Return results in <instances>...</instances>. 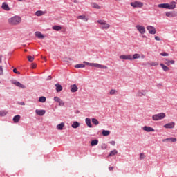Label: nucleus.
<instances>
[{
    "instance_id": "57",
    "label": "nucleus",
    "mask_w": 177,
    "mask_h": 177,
    "mask_svg": "<svg viewBox=\"0 0 177 177\" xmlns=\"http://www.w3.org/2000/svg\"><path fill=\"white\" fill-rule=\"evenodd\" d=\"M77 0H75V1H74V3H77Z\"/></svg>"
},
{
    "instance_id": "25",
    "label": "nucleus",
    "mask_w": 177,
    "mask_h": 177,
    "mask_svg": "<svg viewBox=\"0 0 177 177\" xmlns=\"http://www.w3.org/2000/svg\"><path fill=\"white\" fill-rule=\"evenodd\" d=\"M72 128L77 129L80 127V122L75 121L71 125Z\"/></svg>"
},
{
    "instance_id": "16",
    "label": "nucleus",
    "mask_w": 177,
    "mask_h": 177,
    "mask_svg": "<svg viewBox=\"0 0 177 177\" xmlns=\"http://www.w3.org/2000/svg\"><path fill=\"white\" fill-rule=\"evenodd\" d=\"M143 131H146V132H154V129L151 127L145 126L143 127Z\"/></svg>"
},
{
    "instance_id": "60",
    "label": "nucleus",
    "mask_w": 177,
    "mask_h": 177,
    "mask_svg": "<svg viewBox=\"0 0 177 177\" xmlns=\"http://www.w3.org/2000/svg\"><path fill=\"white\" fill-rule=\"evenodd\" d=\"M7 89H10V88L8 87Z\"/></svg>"
},
{
    "instance_id": "3",
    "label": "nucleus",
    "mask_w": 177,
    "mask_h": 177,
    "mask_svg": "<svg viewBox=\"0 0 177 177\" xmlns=\"http://www.w3.org/2000/svg\"><path fill=\"white\" fill-rule=\"evenodd\" d=\"M163 118H165V113H164L155 114L152 116V120H153V121H158L160 120H163Z\"/></svg>"
},
{
    "instance_id": "1",
    "label": "nucleus",
    "mask_w": 177,
    "mask_h": 177,
    "mask_svg": "<svg viewBox=\"0 0 177 177\" xmlns=\"http://www.w3.org/2000/svg\"><path fill=\"white\" fill-rule=\"evenodd\" d=\"M158 8H162L163 9H169V10H174L176 8V2L172 1L170 4L167 3H161L158 5Z\"/></svg>"
},
{
    "instance_id": "21",
    "label": "nucleus",
    "mask_w": 177,
    "mask_h": 177,
    "mask_svg": "<svg viewBox=\"0 0 177 177\" xmlns=\"http://www.w3.org/2000/svg\"><path fill=\"white\" fill-rule=\"evenodd\" d=\"M20 118H21V116H20L19 115H17L14 116L12 120L14 121L15 124H17V122L20 121Z\"/></svg>"
},
{
    "instance_id": "48",
    "label": "nucleus",
    "mask_w": 177,
    "mask_h": 177,
    "mask_svg": "<svg viewBox=\"0 0 177 177\" xmlns=\"http://www.w3.org/2000/svg\"><path fill=\"white\" fill-rule=\"evenodd\" d=\"M59 103V106H64V102H63V100H60L59 102H58Z\"/></svg>"
},
{
    "instance_id": "39",
    "label": "nucleus",
    "mask_w": 177,
    "mask_h": 177,
    "mask_svg": "<svg viewBox=\"0 0 177 177\" xmlns=\"http://www.w3.org/2000/svg\"><path fill=\"white\" fill-rule=\"evenodd\" d=\"M28 62H30V63H32L34 62V57L29 55L27 57Z\"/></svg>"
},
{
    "instance_id": "47",
    "label": "nucleus",
    "mask_w": 177,
    "mask_h": 177,
    "mask_svg": "<svg viewBox=\"0 0 177 177\" xmlns=\"http://www.w3.org/2000/svg\"><path fill=\"white\" fill-rule=\"evenodd\" d=\"M13 73H15V74L20 75V72L17 71V69L16 68L13 69Z\"/></svg>"
},
{
    "instance_id": "49",
    "label": "nucleus",
    "mask_w": 177,
    "mask_h": 177,
    "mask_svg": "<svg viewBox=\"0 0 177 177\" xmlns=\"http://www.w3.org/2000/svg\"><path fill=\"white\" fill-rule=\"evenodd\" d=\"M155 39H156V41H161V39H160V37L158 36H156Z\"/></svg>"
},
{
    "instance_id": "15",
    "label": "nucleus",
    "mask_w": 177,
    "mask_h": 177,
    "mask_svg": "<svg viewBox=\"0 0 177 177\" xmlns=\"http://www.w3.org/2000/svg\"><path fill=\"white\" fill-rule=\"evenodd\" d=\"M164 63L166 66H171V64H175V60H169L165 59L164 60Z\"/></svg>"
},
{
    "instance_id": "14",
    "label": "nucleus",
    "mask_w": 177,
    "mask_h": 177,
    "mask_svg": "<svg viewBox=\"0 0 177 177\" xmlns=\"http://www.w3.org/2000/svg\"><path fill=\"white\" fill-rule=\"evenodd\" d=\"M35 37H37V38H39V39H44V38H45V36L42 35L41 32H38V31L35 32Z\"/></svg>"
},
{
    "instance_id": "44",
    "label": "nucleus",
    "mask_w": 177,
    "mask_h": 177,
    "mask_svg": "<svg viewBox=\"0 0 177 177\" xmlns=\"http://www.w3.org/2000/svg\"><path fill=\"white\" fill-rule=\"evenodd\" d=\"M146 157L144 153L140 154V160H144V158Z\"/></svg>"
},
{
    "instance_id": "17",
    "label": "nucleus",
    "mask_w": 177,
    "mask_h": 177,
    "mask_svg": "<svg viewBox=\"0 0 177 177\" xmlns=\"http://www.w3.org/2000/svg\"><path fill=\"white\" fill-rule=\"evenodd\" d=\"M165 15L167 16V17H175L176 16V13L174 11L169 12H166Z\"/></svg>"
},
{
    "instance_id": "26",
    "label": "nucleus",
    "mask_w": 177,
    "mask_h": 177,
    "mask_svg": "<svg viewBox=\"0 0 177 177\" xmlns=\"http://www.w3.org/2000/svg\"><path fill=\"white\" fill-rule=\"evenodd\" d=\"M139 57H140V55L138 53H136L133 55H131V60H135L136 59H139Z\"/></svg>"
},
{
    "instance_id": "52",
    "label": "nucleus",
    "mask_w": 177,
    "mask_h": 177,
    "mask_svg": "<svg viewBox=\"0 0 177 177\" xmlns=\"http://www.w3.org/2000/svg\"><path fill=\"white\" fill-rule=\"evenodd\" d=\"M113 169H114V167H109V171H113Z\"/></svg>"
},
{
    "instance_id": "40",
    "label": "nucleus",
    "mask_w": 177,
    "mask_h": 177,
    "mask_svg": "<svg viewBox=\"0 0 177 177\" xmlns=\"http://www.w3.org/2000/svg\"><path fill=\"white\" fill-rule=\"evenodd\" d=\"M115 93H117V91L115 89H111L109 92L110 95H115Z\"/></svg>"
},
{
    "instance_id": "55",
    "label": "nucleus",
    "mask_w": 177,
    "mask_h": 177,
    "mask_svg": "<svg viewBox=\"0 0 177 177\" xmlns=\"http://www.w3.org/2000/svg\"><path fill=\"white\" fill-rule=\"evenodd\" d=\"M88 66H90V67H93V63H90Z\"/></svg>"
},
{
    "instance_id": "23",
    "label": "nucleus",
    "mask_w": 177,
    "mask_h": 177,
    "mask_svg": "<svg viewBox=\"0 0 177 177\" xmlns=\"http://www.w3.org/2000/svg\"><path fill=\"white\" fill-rule=\"evenodd\" d=\"M85 121L87 127H88V128H92L93 126H92V123L91 122V119L88 118H86Z\"/></svg>"
},
{
    "instance_id": "28",
    "label": "nucleus",
    "mask_w": 177,
    "mask_h": 177,
    "mask_svg": "<svg viewBox=\"0 0 177 177\" xmlns=\"http://www.w3.org/2000/svg\"><path fill=\"white\" fill-rule=\"evenodd\" d=\"M38 102L40 103H45L46 102V97L44 96H41L39 98Z\"/></svg>"
},
{
    "instance_id": "56",
    "label": "nucleus",
    "mask_w": 177,
    "mask_h": 177,
    "mask_svg": "<svg viewBox=\"0 0 177 177\" xmlns=\"http://www.w3.org/2000/svg\"><path fill=\"white\" fill-rule=\"evenodd\" d=\"M21 104L22 106H24V102H21Z\"/></svg>"
},
{
    "instance_id": "19",
    "label": "nucleus",
    "mask_w": 177,
    "mask_h": 177,
    "mask_svg": "<svg viewBox=\"0 0 177 177\" xmlns=\"http://www.w3.org/2000/svg\"><path fill=\"white\" fill-rule=\"evenodd\" d=\"M162 142H171L172 143H174V142H176V138H169L162 140Z\"/></svg>"
},
{
    "instance_id": "27",
    "label": "nucleus",
    "mask_w": 177,
    "mask_h": 177,
    "mask_svg": "<svg viewBox=\"0 0 177 177\" xmlns=\"http://www.w3.org/2000/svg\"><path fill=\"white\" fill-rule=\"evenodd\" d=\"M75 68H85V64H78L75 66Z\"/></svg>"
},
{
    "instance_id": "36",
    "label": "nucleus",
    "mask_w": 177,
    "mask_h": 177,
    "mask_svg": "<svg viewBox=\"0 0 177 177\" xmlns=\"http://www.w3.org/2000/svg\"><path fill=\"white\" fill-rule=\"evenodd\" d=\"M91 121L94 125H99V120H97V119L92 118Z\"/></svg>"
},
{
    "instance_id": "33",
    "label": "nucleus",
    "mask_w": 177,
    "mask_h": 177,
    "mask_svg": "<svg viewBox=\"0 0 177 177\" xmlns=\"http://www.w3.org/2000/svg\"><path fill=\"white\" fill-rule=\"evenodd\" d=\"M137 96L139 97H142V96H146V93H143L140 91H138V92L137 93Z\"/></svg>"
},
{
    "instance_id": "9",
    "label": "nucleus",
    "mask_w": 177,
    "mask_h": 177,
    "mask_svg": "<svg viewBox=\"0 0 177 177\" xmlns=\"http://www.w3.org/2000/svg\"><path fill=\"white\" fill-rule=\"evenodd\" d=\"M93 67H95L96 68H102L104 70L107 68V66L96 63H93Z\"/></svg>"
},
{
    "instance_id": "2",
    "label": "nucleus",
    "mask_w": 177,
    "mask_h": 177,
    "mask_svg": "<svg viewBox=\"0 0 177 177\" xmlns=\"http://www.w3.org/2000/svg\"><path fill=\"white\" fill-rule=\"evenodd\" d=\"M8 23L12 26H16L19 24V23H21V18L18 16L12 17L8 19Z\"/></svg>"
},
{
    "instance_id": "45",
    "label": "nucleus",
    "mask_w": 177,
    "mask_h": 177,
    "mask_svg": "<svg viewBox=\"0 0 177 177\" xmlns=\"http://www.w3.org/2000/svg\"><path fill=\"white\" fill-rule=\"evenodd\" d=\"M151 66H158V63L157 62H152L150 64Z\"/></svg>"
},
{
    "instance_id": "42",
    "label": "nucleus",
    "mask_w": 177,
    "mask_h": 177,
    "mask_svg": "<svg viewBox=\"0 0 177 177\" xmlns=\"http://www.w3.org/2000/svg\"><path fill=\"white\" fill-rule=\"evenodd\" d=\"M0 75H3V68L0 65Z\"/></svg>"
},
{
    "instance_id": "11",
    "label": "nucleus",
    "mask_w": 177,
    "mask_h": 177,
    "mask_svg": "<svg viewBox=\"0 0 177 177\" xmlns=\"http://www.w3.org/2000/svg\"><path fill=\"white\" fill-rule=\"evenodd\" d=\"M119 57L121 60H131V55H120Z\"/></svg>"
},
{
    "instance_id": "18",
    "label": "nucleus",
    "mask_w": 177,
    "mask_h": 177,
    "mask_svg": "<svg viewBox=\"0 0 177 177\" xmlns=\"http://www.w3.org/2000/svg\"><path fill=\"white\" fill-rule=\"evenodd\" d=\"M78 91V87H77V84H73L71 85V91L72 93H75V92H77Z\"/></svg>"
},
{
    "instance_id": "41",
    "label": "nucleus",
    "mask_w": 177,
    "mask_h": 177,
    "mask_svg": "<svg viewBox=\"0 0 177 177\" xmlns=\"http://www.w3.org/2000/svg\"><path fill=\"white\" fill-rule=\"evenodd\" d=\"M101 149L102 150H106V149H107V145L106 144H102V146H101Z\"/></svg>"
},
{
    "instance_id": "38",
    "label": "nucleus",
    "mask_w": 177,
    "mask_h": 177,
    "mask_svg": "<svg viewBox=\"0 0 177 177\" xmlns=\"http://www.w3.org/2000/svg\"><path fill=\"white\" fill-rule=\"evenodd\" d=\"M93 8H94L95 9H101L100 6H99V4L96 3H93Z\"/></svg>"
},
{
    "instance_id": "30",
    "label": "nucleus",
    "mask_w": 177,
    "mask_h": 177,
    "mask_svg": "<svg viewBox=\"0 0 177 177\" xmlns=\"http://www.w3.org/2000/svg\"><path fill=\"white\" fill-rule=\"evenodd\" d=\"M102 133L103 136H109V135H110V131H109V130H103Z\"/></svg>"
},
{
    "instance_id": "32",
    "label": "nucleus",
    "mask_w": 177,
    "mask_h": 177,
    "mask_svg": "<svg viewBox=\"0 0 177 177\" xmlns=\"http://www.w3.org/2000/svg\"><path fill=\"white\" fill-rule=\"evenodd\" d=\"M77 19H80V20H84L85 21H88V18L85 17V15H79L77 17Z\"/></svg>"
},
{
    "instance_id": "5",
    "label": "nucleus",
    "mask_w": 177,
    "mask_h": 177,
    "mask_svg": "<svg viewBox=\"0 0 177 177\" xmlns=\"http://www.w3.org/2000/svg\"><path fill=\"white\" fill-rule=\"evenodd\" d=\"M133 8H143V3L142 1H134L130 3Z\"/></svg>"
},
{
    "instance_id": "51",
    "label": "nucleus",
    "mask_w": 177,
    "mask_h": 177,
    "mask_svg": "<svg viewBox=\"0 0 177 177\" xmlns=\"http://www.w3.org/2000/svg\"><path fill=\"white\" fill-rule=\"evenodd\" d=\"M110 143L112 145V146H115V141H111Z\"/></svg>"
},
{
    "instance_id": "62",
    "label": "nucleus",
    "mask_w": 177,
    "mask_h": 177,
    "mask_svg": "<svg viewBox=\"0 0 177 177\" xmlns=\"http://www.w3.org/2000/svg\"><path fill=\"white\" fill-rule=\"evenodd\" d=\"M115 1H121V0H115Z\"/></svg>"
},
{
    "instance_id": "61",
    "label": "nucleus",
    "mask_w": 177,
    "mask_h": 177,
    "mask_svg": "<svg viewBox=\"0 0 177 177\" xmlns=\"http://www.w3.org/2000/svg\"><path fill=\"white\" fill-rule=\"evenodd\" d=\"M24 51H25V52H27V50H25Z\"/></svg>"
},
{
    "instance_id": "4",
    "label": "nucleus",
    "mask_w": 177,
    "mask_h": 177,
    "mask_svg": "<svg viewBox=\"0 0 177 177\" xmlns=\"http://www.w3.org/2000/svg\"><path fill=\"white\" fill-rule=\"evenodd\" d=\"M99 24H101V28L102 30H109L110 28V24L106 23V21L104 20H97V21Z\"/></svg>"
},
{
    "instance_id": "59",
    "label": "nucleus",
    "mask_w": 177,
    "mask_h": 177,
    "mask_svg": "<svg viewBox=\"0 0 177 177\" xmlns=\"http://www.w3.org/2000/svg\"><path fill=\"white\" fill-rule=\"evenodd\" d=\"M77 113H80V111H77Z\"/></svg>"
},
{
    "instance_id": "63",
    "label": "nucleus",
    "mask_w": 177,
    "mask_h": 177,
    "mask_svg": "<svg viewBox=\"0 0 177 177\" xmlns=\"http://www.w3.org/2000/svg\"><path fill=\"white\" fill-rule=\"evenodd\" d=\"M19 1H23V0H19Z\"/></svg>"
},
{
    "instance_id": "43",
    "label": "nucleus",
    "mask_w": 177,
    "mask_h": 177,
    "mask_svg": "<svg viewBox=\"0 0 177 177\" xmlns=\"http://www.w3.org/2000/svg\"><path fill=\"white\" fill-rule=\"evenodd\" d=\"M62 99H60L59 97H54V100L55 102H57V103H58L59 102H60Z\"/></svg>"
},
{
    "instance_id": "7",
    "label": "nucleus",
    "mask_w": 177,
    "mask_h": 177,
    "mask_svg": "<svg viewBox=\"0 0 177 177\" xmlns=\"http://www.w3.org/2000/svg\"><path fill=\"white\" fill-rule=\"evenodd\" d=\"M136 27L140 34H145V32H146V29L145 28V26L137 25Z\"/></svg>"
},
{
    "instance_id": "50",
    "label": "nucleus",
    "mask_w": 177,
    "mask_h": 177,
    "mask_svg": "<svg viewBox=\"0 0 177 177\" xmlns=\"http://www.w3.org/2000/svg\"><path fill=\"white\" fill-rule=\"evenodd\" d=\"M2 57H3V56L2 55H0V64H1L2 63Z\"/></svg>"
},
{
    "instance_id": "22",
    "label": "nucleus",
    "mask_w": 177,
    "mask_h": 177,
    "mask_svg": "<svg viewBox=\"0 0 177 177\" xmlns=\"http://www.w3.org/2000/svg\"><path fill=\"white\" fill-rule=\"evenodd\" d=\"M64 128V122H61L58 125H57V129L58 131H63V129Z\"/></svg>"
},
{
    "instance_id": "54",
    "label": "nucleus",
    "mask_w": 177,
    "mask_h": 177,
    "mask_svg": "<svg viewBox=\"0 0 177 177\" xmlns=\"http://www.w3.org/2000/svg\"><path fill=\"white\" fill-rule=\"evenodd\" d=\"M83 63H84V64H86V66H89V64H90L89 62H85V61L83 62Z\"/></svg>"
},
{
    "instance_id": "37",
    "label": "nucleus",
    "mask_w": 177,
    "mask_h": 177,
    "mask_svg": "<svg viewBox=\"0 0 177 177\" xmlns=\"http://www.w3.org/2000/svg\"><path fill=\"white\" fill-rule=\"evenodd\" d=\"M8 114V111H0V116L1 117H5Z\"/></svg>"
},
{
    "instance_id": "24",
    "label": "nucleus",
    "mask_w": 177,
    "mask_h": 177,
    "mask_svg": "<svg viewBox=\"0 0 177 177\" xmlns=\"http://www.w3.org/2000/svg\"><path fill=\"white\" fill-rule=\"evenodd\" d=\"M160 66L162 67L163 71H169V68L165 66L164 64H160Z\"/></svg>"
},
{
    "instance_id": "29",
    "label": "nucleus",
    "mask_w": 177,
    "mask_h": 177,
    "mask_svg": "<svg viewBox=\"0 0 177 177\" xmlns=\"http://www.w3.org/2000/svg\"><path fill=\"white\" fill-rule=\"evenodd\" d=\"M118 151H117V149H114L110 152L108 157H110L111 156H115V154H118Z\"/></svg>"
},
{
    "instance_id": "58",
    "label": "nucleus",
    "mask_w": 177,
    "mask_h": 177,
    "mask_svg": "<svg viewBox=\"0 0 177 177\" xmlns=\"http://www.w3.org/2000/svg\"><path fill=\"white\" fill-rule=\"evenodd\" d=\"M44 60H46V57H44Z\"/></svg>"
},
{
    "instance_id": "46",
    "label": "nucleus",
    "mask_w": 177,
    "mask_h": 177,
    "mask_svg": "<svg viewBox=\"0 0 177 177\" xmlns=\"http://www.w3.org/2000/svg\"><path fill=\"white\" fill-rule=\"evenodd\" d=\"M160 56H169L168 53L164 52L160 53Z\"/></svg>"
},
{
    "instance_id": "13",
    "label": "nucleus",
    "mask_w": 177,
    "mask_h": 177,
    "mask_svg": "<svg viewBox=\"0 0 177 177\" xmlns=\"http://www.w3.org/2000/svg\"><path fill=\"white\" fill-rule=\"evenodd\" d=\"M1 9H3V10H6L7 12H9V10H10L9 5H8V3H6V2L2 3Z\"/></svg>"
},
{
    "instance_id": "53",
    "label": "nucleus",
    "mask_w": 177,
    "mask_h": 177,
    "mask_svg": "<svg viewBox=\"0 0 177 177\" xmlns=\"http://www.w3.org/2000/svg\"><path fill=\"white\" fill-rule=\"evenodd\" d=\"M35 67H37V64H32V68H35Z\"/></svg>"
},
{
    "instance_id": "8",
    "label": "nucleus",
    "mask_w": 177,
    "mask_h": 177,
    "mask_svg": "<svg viewBox=\"0 0 177 177\" xmlns=\"http://www.w3.org/2000/svg\"><path fill=\"white\" fill-rule=\"evenodd\" d=\"M164 128L172 129V128H175V122H171L167 123L164 125Z\"/></svg>"
},
{
    "instance_id": "31",
    "label": "nucleus",
    "mask_w": 177,
    "mask_h": 177,
    "mask_svg": "<svg viewBox=\"0 0 177 177\" xmlns=\"http://www.w3.org/2000/svg\"><path fill=\"white\" fill-rule=\"evenodd\" d=\"M99 143V140H93L91 142V146H96Z\"/></svg>"
},
{
    "instance_id": "10",
    "label": "nucleus",
    "mask_w": 177,
    "mask_h": 177,
    "mask_svg": "<svg viewBox=\"0 0 177 177\" xmlns=\"http://www.w3.org/2000/svg\"><path fill=\"white\" fill-rule=\"evenodd\" d=\"M35 113L36 114H37V115L42 117V115H45V113H46V111L44 109H41V110L36 109Z\"/></svg>"
},
{
    "instance_id": "20",
    "label": "nucleus",
    "mask_w": 177,
    "mask_h": 177,
    "mask_svg": "<svg viewBox=\"0 0 177 177\" xmlns=\"http://www.w3.org/2000/svg\"><path fill=\"white\" fill-rule=\"evenodd\" d=\"M55 88H56V91L57 92H62V91H63V87L59 83L55 84Z\"/></svg>"
},
{
    "instance_id": "6",
    "label": "nucleus",
    "mask_w": 177,
    "mask_h": 177,
    "mask_svg": "<svg viewBox=\"0 0 177 177\" xmlns=\"http://www.w3.org/2000/svg\"><path fill=\"white\" fill-rule=\"evenodd\" d=\"M147 30H148L149 33L154 35L156 34V28L154 26H149L147 27Z\"/></svg>"
},
{
    "instance_id": "35",
    "label": "nucleus",
    "mask_w": 177,
    "mask_h": 177,
    "mask_svg": "<svg viewBox=\"0 0 177 177\" xmlns=\"http://www.w3.org/2000/svg\"><path fill=\"white\" fill-rule=\"evenodd\" d=\"M36 16H42L44 15H45V13L44 12V11L41 10H38L35 12Z\"/></svg>"
},
{
    "instance_id": "34",
    "label": "nucleus",
    "mask_w": 177,
    "mask_h": 177,
    "mask_svg": "<svg viewBox=\"0 0 177 177\" xmlns=\"http://www.w3.org/2000/svg\"><path fill=\"white\" fill-rule=\"evenodd\" d=\"M62 28V26L55 25L53 26V30H55V31H60V29Z\"/></svg>"
},
{
    "instance_id": "12",
    "label": "nucleus",
    "mask_w": 177,
    "mask_h": 177,
    "mask_svg": "<svg viewBox=\"0 0 177 177\" xmlns=\"http://www.w3.org/2000/svg\"><path fill=\"white\" fill-rule=\"evenodd\" d=\"M12 84L18 86V88H21V89H26V86H24V84H22L19 82H17V81L12 82Z\"/></svg>"
}]
</instances>
